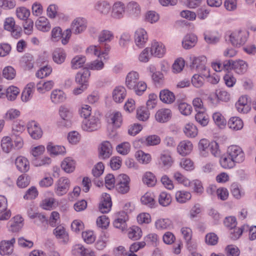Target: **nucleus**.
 <instances>
[{
    "label": "nucleus",
    "mask_w": 256,
    "mask_h": 256,
    "mask_svg": "<svg viewBox=\"0 0 256 256\" xmlns=\"http://www.w3.org/2000/svg\"><path fill=\"white\" fill-rule=\"evenodd\" d=\"M28 133L34 139H38L42 136V130L35 122H32L28 124Z\"/></svg>",
    "instance_id": "17"
},
{
    "label": "nucleus",
    "mask_w": 256,
    "mask_h": 256,
    "mask_svg": "<svg viewBox=\"0 0 256 256\" xmlns=\"http://www.w3.org/2000/svg\"><path fill=\"white\" fill-rule=\"evenodd\" d=\"M148 40V36L146 31L142 29H138L135 32L134 41L136 45L139 48L144 46Z\"/></svg>",
    "instance_id": "12"
},
{
    "label": "nucleus",
    "mask_w": 256,
    "mask_h": 256,
    "mask_svg": "<svg viewBox=\"0 0 256 256\" xmlns=\"http://www.w3.org/2000/svg\"><path fill=\"white\" fill-rule=\"evenodd\" d=\"M19 92V90L17 87L10 86L6 89V96L8 100H14L16 98Z\"/></svg>",
    "instance_id": "46"
},
{
    "label": "nucleus",
    "mask_w": 256,
    "mask_h": 256,
    "mask_svg": "<svg viewBox=\"0 0 256 256\" xmlns=\"http://www.w3.org/2000/svg\"><path fill=\"white\" fill-rule=\"evenodd\" d=\"M108 122L112 123L115 127L119 128L122 122L121 113L118 112H113L110 115Z\"/></svg>",
    "instance_id": "30"
},
{
    "label": "nucleus",
    "mask_w": 256,
    "mask_h": 256,
    "mask_svg": "<svg viewBox=\"0 0 256 256\" xmlns=\"http://www.w3.org/2000/svg\"><path fill=\"white\" fill-rule=\"evenodd\" d=\"M150 51V55L158 58L162 57L166 52V50L164 45L156 41H154L152 44V47Z\"/></svg>",
    "instance_id": "13"
},
{
    "label": "nucleus",
    "mask_w": 256,
    "mask_h": 256,
    "mask_svg": "<svg viewBox=\"0 0 256 256\" xmlns=\"http://www.w3.org/2000/svg\"><path fill=\"white\" fill-rule=\"evenodd\" d=\"M66 54L62 49L56 48L52 54L54 61L58 64H62L65 60Z\"/></svg>",
    "instance_id": "28"
},
{
    "label": "nucleus",
    "mask_w": 256,
    "mask_h": 256,
    "mask_svg": "<svg viewBox=\"0 0 256 256\" xmlns=\"http://www.w3.org/2000/svg\"><path fill=\"white\" fill-rule=\"evenodd\" d=\"M124 13V4L119 2H116L113 6L112 16L115 18H120L123 16Z\"/></svg>",
    "instance_id": "22"
},
{
    "label": "nucleus",
    "mask_w": 256,
    "mask_h": 256,
    "mask_svg": "<svg viewBox=\"0 0 256 256\" xmlns=\"http://www.w3.org/2000/svg\"><path fill=\"white\" fill-rule=\"evenodd\" d=\"M155 225L158 229H167L171 226L172 222L168 218L159 219L156 222Z\"/></svg>",
    "instance_id": "47"
},
{
    "label": "nucleus",
    "mask_w": 256,
    "mask_h": 256,
    "mask_svg": "<svg viewBox=\"0 0 256 256\" xmlns=\"http://www.w3.org/2000/svg\"><path fill=\"white\" fill-rule=\"evenodd\" d=\"M160 98L163 102L170 104L172 103L176 98L172 92L168 90L165 89L160 92Z\"/></svg>",
    "instance_id": "21"
},
{
    "label": "nucleus",
    "mask_w": 256,
    "mask_h": 256,
    "mask_svg": "<svg viewBox=\"0 0 256 256\" xmlns=\"http://www.w3.org/2000/svg\"><path fill=\"white\" fill-rule=\"evenodd\" d=\"M52 72V68L50 66H44L37 72L36 76L38 78H43L50 75Z\"/></svg>",
    "instance_id": "54"
},
{
    "label": "nucleus",
    "mask_w": 256,
    "mask_h": 256,
    "mask_svg": "<svg viewBox=\"0 0 256 256\" xmlns=\"http://www.w3.org/2000/svg\"><path fill=\"white\" fill-rule=\"evenodd\" d=\"M184 132L187 136L190 138H194L198 134L197 128L192 124H186Z\"/></svg>",
    "instance_id": "41"
},
{
    "label": "nucleus",
    "mask_w": 256,
    "mask_h": 256,
    "mask_svg": "<svg viewBox=\"0 0 256 256\" xmlns=\"http://www.w3.org/2000/svg\"><path fill=\"white\" fill-rule=\"evenodd\" d=\"M138 80V74L136 72H130L126 77V84L128 88L134 90L136 94L140 96L146 90V84Z\"/></svg>",
    "instance_id": "1"
},
{
    "label": "nucleus",
    "mask_w": 256,
    "mask_h": 256,
    "mask_svg": "<svg viewBox=\"0 0 256 256\" xmlns=\"http://www.w3.org/2000/svg\"><path fill=\"white\" fill-rule=\"evenodd\" d=\"M126 95V88L122 86L116 87L112 92L113 100L118 103L122 102Z\"/></svg>",
    "instance_id": "16"
},
{
    "label": "nucleus",
    "mask_w": 256,
    "mask_h": 256,
    "mask_svg": "<svg viewBox=\"0 0 256 256\" xmlns=\"http://www.w3.org/2000/svg\"><path fill=\"white\" fill-rule=\"evenodd\" d=\"M228 154L235 162H242L244 160V154L242 148L238 146H230L228 148Z\"/></svg>",
    "instance_id": "4"
},
{
    "label": "nucleus",
    "mask_w": 256,
    "mask_h": 256,
    "mask_svg": "<svg viewBox=\"0 0 256 256\" xmlns=\"http://www.w3.org/2000/svg\"><path fill=\"white\" fill-rule=\"evenodd\" d=\"M130 178L126 174H119L116 179L115 188L122 194H128L130 190Z\"/></svg>",
    "instance_id": "2"
},
{
    "label": "nucleus",
    "mask_w": 256,
    "mask_h": 256,
    "mask_svg": "<svg viewBox=\"0 0 256 256\" xmlns=\"http://www.w3.org/2000/svg\"><path fill=\"white\" fill-rule=\"evenodd\" d=\"M15 238H12L10 240H2L0 243V254L1 255L15 254H12L14 244L15 242Z\"/></svg>",
    "instance_id": "8"
},
{
    "label": "nucleus",
    "mask_w": 256,
    "mask_h": 256,
    "mask_svg": "<svg viewBox=\"0 0 256 256\" xmlns=\"http://www.w3.org/2000/svg\"><path fill=\"white\" fill-rule=\"evenodd\" d=\"M130 143L128 142H124L118 144L116 146V150L118 153L123 155H126L130 152Z\"/></svg>",
    "instance_id": "58"
},
{
    "label": "nucleus",
    "mask_w": 256,
    "mask_h": 256,
    "mask_svg": "<svg viewBox=\"0 0 256 256\" xmlns=\"http://www.w3.org/2000/svg\"><path fill=\"white\" fill-rule=\"evenodd\" d=\"M229 40L232 46H240L245 44L246 41V36L240 30L235 31L229 36Z\"/></svg>",
    "instance_id": "6"
},
{
    "label": "nucleus",
    "mask_w": 256,
    "mask_h": 256,
    "mask_svg": "<svg viewBox=\"0 0 256 256\" xmlns=\"http://www.w3.org/2000/svg\"><path fill=\"white\" fill-rule=\"evenodd\" d=\"M212 118L216 124L219 127H224L226 125V120L220 113H214Z\"/></svg>",
    "instance_id": "48"
},
{
    "label": "nucleus",
    "mask_w": 256,
    "mask_h": 256,
    "mask_svg": "<svg viewBox=\"0 0 256 256\" xmlns=\"http://www.w3.org/2000/svg\"><path fill=\"white\" fill-rule=\"evenodd\" d=\"M95 8L101 14H105L109 12L110 6L106 1H100L96 4Z\"/></svg>",
    "instance_id": "38"
},
{
    "label": "nucleus",
    "mask_w": 256,
    "mask_h": 256,
    "mask_svg": "<svg viewBox=\"0 0 256 256\" xmlns=\"http://www.w3.org/2000/svg\"><path fill=\"white\" fill-rule=\"evenodd\" d=\"M70 186V180L66 178H60L56 184L55 192L62 196L66 194Z\"/></svg>",
    "instance_id": "7"
},
{
    "label": "nucleus",
    "mask_w": 256,
    "mask_h": 256,
    "mask_svg": "<svg viewBox=\"0 0 256 256\" xmlns=\"http://www.w3.org/2000/svg\"><path fill=\"white\" fill-rule=\"evenodd\" d=\"M172 117V111L168 108H162L156 114V120L159 122H166L168 121Z\"/></svg>",
    "instance_id": "14"
},
{
    "label": "nucleus",
    "mask_w": 256,
    "mask_h": 256,
    "mask_svg": "<svg viewBox=\"0 0 256 256\" xmlns=\"http://www.w3.org/2000/svg\"><path fill=\"white\" fill-rule=\"evenodd\" d=\"M220 162L222 166L225 168H233L235 162L229 155L222 156Z\"/></svg>",
    "instance_id": "45"
},
{
    "label": "nucleus",
    "mask_w": 256,
    "mask_h": 256,
    "mask_svg": "<svg viewBox=\"0 0 256 256\" xmlns=\"http://www.w3.org/2000/svg\"><path fill=\"white\" fill-rule=\"evenodd\" d=\"M233 70L238 74H243L247 71L248 64L242 60H236L233 62Z\"/></svg>",
    "instance_id": "25"
},
{
    "label": "nucleus",
    "mask_w": 256,
    "mask_h": 256,
    "mask_svg": "<svg viewBox=\"0 0 256 256\" xmlns=\"http://www.w3.org/2000/svg\"><path fill=\"white\" fill-rule=\"evenodd\" d=\"M196 36L192 34H187L182 42V46L184 49H190L195 46L197 43Z\"/></svg>",
    "instance_id": "18"
},
{
    "label": "nucleus",
    "mask_w": 256,
    "mask_h": 256,
    "mask_svg": "<svg viewBox=\"0 0 256 256\" xmlns=\"http://www.w3.org/2000/svg\"><path fill=\"white\" fill-rule=\"evenodd\" d=\"M107 240L108 237L106 234H104L96 242V248L100 250H102L106 246Z\"/></svg>",
    "instance_id": "57"
},
{
    "label": "nucleus",
    "mask_w": 256,
    "mask_h": 256,
    "mask_svg": "<svg viewBox=\"0 0 256 256\" xmlns=\"http://www.w3.org/2000/svg\"><path fill=\"white\" fill-rule=\"evenodd\" d=\"M53 234L58 238L67 240L68 238L64 228L61 225L58 226L54 229Z\"/></svg>",
    "instance_id": "44"
},
{
    "label": "nucleus",
    "mask_w": 256,
    "mask_h": 256,
    "mask_svg": "<svg viewBox=\"0 0 256 256\" xmlns=\"http://www.w3.org/2000/svg\"><path fill=\"white\" fill-rule=\"evenodd\" d=\"M206 58L204 56L194 57L190 65L191 69H196L198 72H206L208 69L206 66Z\"/></svg>",
    "instance_id": "5"
},
{
    "label": "nucleus",
    "mask_w": 256,
    "mask_h": 256,
    "mask_svg": "<svg viewBox=\"0 0 256 256\" xmlns=\"http://www.w3.org/2000/svg\"><path fill=\"white\" fill-rule=\"evenodd\" d=\"M16 6L14 0H0V7L4 10L14 8Z\"/></svg>",
    "instance_id": "60"
},
{
    "label": "nucleus",
    "mask_w": 256,
    "mask_h": 256,
    "mask_svg": "<svg viewBox=\"0 0 256 256\" xmlns=\"http://www.w3.org/2000/svg\"><path fill=\"white\" fill-rule=\"evenodd\" d=\"M142 232L141 229L138 226H132L128 231V237L134 240H136L142 236Z\"/></svg>",
    "instance_id": "37"
},
{
    "label": "nucleus",
    "mask_w": 256,
    "mask_h": 256,
    "mask_svg": "<svg viewBox=\"0 0 256 256\" xmlns=\"http://www.w3.org/2000/svg\"><path fill=\"white\" fill-rule=\"evenodd\" d=\"M38 195V192L34 186H32L26 192L24 196L25 200H32L35 198Z\"/></svg>",
    "instance_id": "62"
},
{
    "label": "nucleus",
    "mask_w": 256,
    "mask_h": 256,
    "mask_svg": "<svg viewBox=\"0 0 256 256\" xmlns=\"http://www.w3.org/2000/svg\"><path fill=\"white\" fill-rule=\"evenodd\" d=\"M172 202V197L169 194L162 192L158 197L159 204L164 206H168Z\"/></svg>",
    "instance_id": "43"
},
{
    "label": "nucleus",
    "mask_w": 256,
    "mask_h": 256,
    "mask_svg": "<svg viewBox=\"0 0 256 256\" xmlns=\"http://www.w3.org/2000/svg\"><path fill=\"white\" fill-rule=\"evenodd\" d=\"M1 146L4 152H9L14 148L12 138L9 136L3 138L2 140Z\"/></svg>",
    "instance_id": "40"
},
{
    "label": "nucleus",
    "mask_w": 256,
    "mask_h": 256,
    "mask_svg": "<svg viewBox=\"0 0 256 256\" xmlns=\"http://www.w3.org/2000/svg\"><path fill=\"white\" fill-rule=\"evenodd\" d=\"M143 182L148 186H154L156 182V180L154 174L150 172H146L142 178Z\"/></svg>",
    "instance_id": "42"
},
{
    "label": "nucleus",
    "mask_w": 256,
    "mask_h": 256,
    "mask_svg": "<svg viewBox=\"0 0 256 256\" xmlns=\"http://www.w3.org/2000/svg\"><path fill=\"white\" fill-rule=\"evenodd\" d=\"M112 202L110 195L106 193L102 194V200L99 204V210L102 213H107L110 211Z\"/></svg>",
    "instance_id": "11"
},
{
    "label": "nucleus",
    "mask_w": 256,
    "mask_h": 256,
    "mask_svg": "<svg viewBox=\"0 0 256 256\" xmlns=\"http://www.w3.org/2000/svg\"><path fill=\"white\" fill-rule=\"evenodd\" d=\"M178 110L184 115L188 116L192 112V106L184 102H182L178 104Z\"/></svg>",
    "instance_id": "53"
},
{
    "label": "nucleus",
    "mask_w": 256,
    "mask_h": 256,
    "mask_svg": "<svg viewBox=\"0 0 256 256\" xmlns=\"http://www.w3.org/2000/svg\"><path fill=\"white\" fill-rule=\"evenodd\" d=\"M86 61V57L82 56H77L74 58L71 61L72 68L77 69L83 66Z\"/></svg>",
    "instance_id": "39"
},
{
    "label": "nucleus",
    "mask_w": 256,
    "mask_h": 256,
    "mask_svg": "<svg viewBox=\"0 0 256 256\" xmlns=\"http://www.w3.org/2000/svg\"><path fill=\"white\" fill-rule=\"evenodd\" d=\"M50 98L52 102L58 103L63 102L65 100L66 96L62 91L55 90L52 92Z\"/></svg>",
    "instance_id": "36"
},
{
    "label": "nucleus",
    "mask_w": 256,
    "mask_h": 256,
    "mask_svg": "<svg viewBox=\"0 0 256 256\" xmlns=\"http://www.w3.org/2000/svg\"><path fill=\"white\" fill-rule=\"evenodd\" d=\"M204 111H198L195 116L196 121L203 126H206L208 123V116Z\"/></svg>",
    "instance_id": "35"
},
{
    "label": "nucleus",
    "mask_w": 256,
    "mask_h": 256,
    "mask_svg": "<svg viewBox=\"0 0 256 256\" xmlns=\"http://www.w3.org/2000/svg\"><path fill=\"white\" fill-rule=\"evenodd\" d=\"M20 63L26 70L32 69L34 66L33 56L30 54H26L22 57Z\"/></svg>",
    "instance_id": "32"
},
{
    "label": "nucleus",
    "mask_w": 256,
    "mask_h": 256,
    "mask_svg": "<svg viewBox=\"0 0 256 256\" xmlns=\"http://www.w3.org/2000/svg\"><path fill=\"white\" fill-rule=\"evenodd\" d=\"M229 128L233 130H241L244 126L243 122L238 117H232L228 122Z\"/></svg>",
    "instance_id": "27"
},
{
    "label": "nucleus",
    "mask_w": 256,
    "mask_h": 256,
    "mask_svg": "<svg viewBox=\"0 0 256 256\" xmlns=\"http://www.w3.org/2000/svg\"><path fill=\"white\" fill-rule=\"evenodd\" d=\"M226 252L227 256H238L240 254L239 249L235 246L229 245L226 248Z\"/></svg>",
    "instance_id": "64"
},
{
    "label": "nucleus",
    "mask_w": 256,
    "mask_h": 256,
    "mask_svg": "<svg viewBox=\"0 0 256 256\" xmlns=\"http://www.w3.org/2000/svg\"><path fill=\"white\" fill-rule=\"evenodd\" d=\"M176 201L180 204L186 202L192 198L191 194L184 190H178L175 194Z\"/></svg>",
    "instance_id": "31"
},
{
    "label": "nucleus",
    "mask_w": 256,
    "mask_h": 256,
    "mask_svg": "<svg viewBox=\"0 0 256 256\" xmlns=\"http://www.w3.org/2000/svg\"><path fill=\"white\" fill-rule=\"evenodd\" d=\"M120 216L114 220L113 224L115 228L124 230L126 226V218L127 215L124 212H120Z\"/></svg>",
    "instance_id": "23"
},
{
    "label": "nucleus",
    "mask_w": 256,
    "mask_h": 256,
    "mask_svg": "<svg viewBox=\"0 0 256 256\" xmlns=\"http://www.w3.org/2000/svg\"><path fill=\"white\" fill-rule=\"evenodd\" d=\"M200 75L195 74L192 78V83L196 88H200L203 85L204 76L202 74L206 72H200Z\"/></svg>",
    "instance_id": "49"
},
{
    "label": "nucleus",
    "mask_w": 256,
    "mask_h": 256,
    "mask_svg": "<svg viewBox=\"0 0 256 256\" xmlns=\"http://www.w3.org/2000/svg\"><path fill=\"white\" fill-rule=\"evenodd\" d=\"M114 38V34L112 32L108 30H103L98 36V42L100 44L104 42H110Z\"/></svg>",
    "instance_id": "34"
},
{
    "label": "nucleus",
    "mask_w": 256,
    "mask_h": 256,
    "mask_svg": "<svg viewBox=\"0 0 256 256\" xmlns=\"http://www.w3.org/2000/svg\"><path fill=\"white\" fill-rule=\"evenodd\" d=\"M61 166L66 172H72L75 169L74 161L70 157L66 158L62 162Z\"/></svg>",
    "instance_id": "26"
},
{
    "label": "nucleus",
    "mask_w": 256,
    "mask_h": 256,
    "mask_svg": "<svg viewBox=\"0 0 256 256\" xmlns=\"http://www.w3.org/2000/svg\"><path fill=\"white\" fill-rule=\"evenodd\" d=\"M180 166L186 170H192L194 169V162L189 158H182L180 163Z\"/></svg>",
    "instance_id": "56"
},
{
    "label": "nucleus",
    "mask_w": 256,
    "mask_h": 256,
    "mask_svg": "<svg viewBox=\"0 0 256 256\" xmlns=\"http://www.w3.org/2000/svg\"><path fill=\"white\" fill-rule=\"evenodd\" d=\"M86 28V20L82 18H77L72 23L71 28L74 34H78L84 32Z\"/></svg>",
    "instance_id": "10"
},
{
    "label": "nucleus",
    "mask_w": 256,
    "mask_h": 256,
    "mask_svg": "<svg viewBox=\"0 0 256 256\" xmlns=\"http://www.w3.org/2000/svg\"><path fill=\"white\" fill-rule=\"evenodd\" d=\"M87 66L88 68H88V70L90 69L98 70H102L104 68V64L102 60H96L87 64Z\"/></svg>",
    "instance_id": "55"
},
{
    "label": "nucleus",
    "mask_w": 256,
    "mask_h": 256,
    "mask_svg": "<svg viewBox=\"0 0 256 256\" xmlns=\"http://www.w3.org/2000/svg\"><path fill=\"white\" fill-rule=\"evenodd\" d=\"M192 148V144L188 140H183L178 146V152L182 156L189 154Z\"/></svg>",
    "instance_id": "19"
},
{
    "label": "nucleus",
    "mask_w": 256,
    "mask_h": 256,
    "mask_svg": "<svg viewBox=\"0 0 256 256\" xmlns=\"http://www.w3.org/2000/svg\"><path fill=\"white\" fill-rule=\"evenodd\" d=\"M90 75V74L89 70L87 68H84L76 74V81L80 84L88 86L87 83Z\"/></svg>",
    "instance_id": "15"
},
{
    "label": "nucleus",
    "mask_w": 256,
    "mask_h": 256,
    "mask_svg": "<svg viewBox=\"0 0 256 256\" xmlns=\"http://www.w3.org/2000/svg\"><path fill=\"white\" fill-rule=\"evenodd\" d=\"M30 182V178L24 174L20 176L17 180V185L18 187L24 188L27 186Z\"/></svg>",
    "instance_id": "59"
},
{
    "label": "nucleus",
    "mask_w": 256,
    "mask_h": 256,
    "mask_svg": "<svg viewBox=\"0 0 256 256\" xmlns=\"http://www.w3.org/2000/svg\"><path fill=\"white\" fill-rule=\"evenodd\" d=\"M150 114L146 108L142 107L137 110L136 117L140 120L145 121L149 118Z\"/></svg>",
    "instance_id": "52"
},
{
    "label": "nucleus",
    "mask_w": 256,
    "mask_h": 256,
    "mask_svg": "<svg viewBox=\"0 0 256 256\" xmlns=\"http://www.w3.org/2000/svg\"><path fill=\"white\" fill-rule=\"evenodd\" d=\"M160 163L162 164L163 166L168 168H170L174 162L170 155L168 152H165L160 154Z\"/></svg>",
    "instance_id": "29"
},
{
    "label": "nucleus",
    "mask_w": 256,
    "mask_h": 256,
    "mask_svg": "<svg viewBox=\"0 0 256 256\" xmlns=\"http://www.w3.org/2000/svg\"><path fill=\"white\" fill-rule=\"evenodd\" d=\"M224 224L226 227L232 230L236 227V218L234 216L226 217L224 221Z\"/></svg>",
    "instance_id": "63"
},
{
    "label": "nucleus",
    "mask_w": 256,
    "mask_h": 256,
    "mask_svg": "<svg viewBox=\"0 0 256 256\" xmlns=\"http://www.w3.org/2000/svg\"><path fill=\"white\" fill-rule=\"evenodd\" d=\"M74 250L80 253L82 256H95L94 252L86 248L83 246L77 245Z\"/></svg>",
    "instance_id": "51"
},
{
    "label": "nucleus",
    "mask_w": 256,
    "mask_h": 256,
    "mask_svg": "<svg viewBox=\"0 0 256 256\" xmlns=\"http://www.w3.org/2000/svg\"><path fill=\"white\" fill-rule=\"evenodd\" d=\"M140 200L143 204L148 206L150 208H153L156 204L154 194L150 192H146L142 196Z\"/></svg>",
    "instance_id": "33"
},
{
    "label": "nucleus",
    "mask_w": 256,
    "mask_h": 256,
    "mask_svg": "<svg viewBox=\"0 0 256 256\" xmlns=\"http://www.w3.org/2000/svg\"><path fill=\"white\" fill-rule=\"evenodd\" d=\"M15 164L17 169L21 172H26L30 169L28 160L23 156L18 157L16 159Z\"/></svg>",
    "instance_id": "20"
},
{
    "label": "nucleus",
    "mask_w": 256,
    "mask_h": 256,
    "mask_svg": "<svg viewBox=\"0 0 256 256\" xmlns=\"http://www.w3.org/2000/svg\"><path fill=\"white\" fill-rule=\"evenodd\" d=\"M46 149L50 154L58 155L66 153V148L64 146H54L52 142L48 143Z\"/></svg>",
    "instance_id": "24"
},
{
    "label": "nucleus",
    "mask_w": 256,
    "mask_h": 256,
    "mask_svg": "<svg viewBox=\"0 0 256 256\" xmlns=\"http://www.w3.org/2000/svg\"><path fill=\"white\" fill-rule=\"evenodd\" d=\"M2 76L7 80H12L16 76V71L12 66H8L3 70Z\"/></svg>",
    "instance_id": "50"
},
{
    "label": "nucleus",
    "mask_w": 256,
    "mask_h": 256,
    "mask_svg": "<svg viewBox=\"0 0 256 256\" xmlns=\"http://www.w3.org/2000/svg\"><path fill=\"white\" fill-rule=\"evenodd\" d=\"M184 66V61L182 58L177 59L172 65V70L174 73L180 72Z\"/></svg>",
    "instance_id": "61"
},
{
    "label": "nucleus",
    "mask_w": 256,
    "mask_h": 256,
    "mask_svg": "<svg viewBox=\"0 0 256 256\" xmlns=\"http://www.w3.org/2000/svg\"><path fill=\"white\" fill-rule=\"evenodd\" d=\"M82 127L85 131L96 130L100 127V118L98 116H91L89 119L83 121Z\"/></svg>",
    "instance_id": "3"
},
{
    "label": "nucleus",
    "mask_w": 256,
    "mask_h": 256,
    "mask_svg": "<svg viewBox=\"0 0 256 256\" xmlns=\"http://www.w3.org/2000/svg\"><path fill=\"white\" fill-rule=\"evenodd\" d=\"M112 148L108 141L102 142L98 148V156L100 158L107 159L112 154Z\"/></svg>",
    "instance_id": "9"
}]
</instances>
